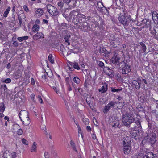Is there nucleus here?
<instances>
[{"label": "nucleus", "mask_w": 158, "mask_h": 158, "mask_svg": "<svg viewBox=\"0 0 158 158\" xmlns=\"http://www.w3.org/2000/svg\"><path fill=\"white\" fill-rule=\"evenodd\" d=\"M138 118H134L131 116V114H127L126 115L123 114V115L122 122L124 125L128 127L134 121H136L135 123L137 124L138 123Z\"/></svg>", "instance_id": "f257e3e1"}, {"label": "nucleus", "mask_w": 158, "mask_h": 158, "mask_svg": "<svg viewBox=\"0 0 158 158\" xmlns=\"http://www.w3.org/2000/svg\"><path fill=\"white\" fill-rule=\"evenodd\" d=\"M28 114V112L25 110H21L19 114V117L23 124L26 126L28 125L30 123Z\"/></svg>", "instance_id": "f03ea898"}, {"label": "nucleus", "mask_w": 158, "mask_h": 158, "mask_svg": "<svg viewBox=\"0 0 158 158\" xmlns=\"http://www.w3.org/2000/svg\"><path fill=\"white\" fill-rule=\"evenodd\" d=\"M118 19L120 23L124 26V28L127 27L131 20L130 15L125 13L123 15L120 14Z\"/></svg>", "instance_id": "7ed1b4c3"}, {"label": "nucleus", "mask_w": 158, "mask_h": 158, "mask_svg": "<svg viewBox=\"0 0 158 158\" xmlns=\"http://www.w3.org/2000/svg\"><path fill=\"white\" fill-rule=\"evenodd\" d=\"M47 11L52 15L56 16L59 15V12L55 7L51 4H47L46 6Z\"/></svg>", "instance_id": "20e7f679"}, {"label": "nucleus", "mask_w": 158, "mask_h": 158, "mask_svg": "<svg viewBox=\"0 0 158 158\" xmlns=\"http://www.w3.org/2000/svg\"><path fill=\"white\" fill-rule=\"evenodd\" d=\"M116 103L115 102L110 101L105 106L103 109V112L107 113L111 108H114L115 106Z\"/></svg>", "instance_id": "39448f33"}, {"label": "nucleus", "mask_w": 158, "mask_h": 158, "mask_svg": "<svg viewBox=\"0 0 158 158\" xmlns=\"http://www.w3.org/2000/svg\"><path fill=\"white\" fill-rule=\"evenodd\" d=\"M141 23L139 25V26H142L143 28H148L150 26V22L147 19H143L141 20Z\"/></svg>", "instance_id": "423d86ee"}, {"label": "nucleus", "mask_w": 158, "mask_h": 158, "mask_svg": "<svg viewBox=\"0 0 158 158\" xmlns=\"http://www.w3.org/2000/svg\"><path fill=\"white\" fill-rule=\"evenodd\" d=\"M79 28L82 29L85 32L87 31L89 28L90 27L89 24L86 21L83 22L82 23L80 24Z\"/></svg>", "instance_id": "0eeeda50"}, {"label": "nucleus", "mask_w": 158, "mask_h": 158, "mask_svg": "<svg viewBox=\"0 0 158 158\" xmlns=\"http://www.w3.org/2000/svg\"><path fill=\"white\" fill-rule=\"evenodd\" d=\"M77 17L78 19L79 24H81L86 21L85 19L86 16L83 14H78L77 15Z\"/></svg>", "instance_id": "6e6552de"}, {"label": "nucleus", "mask_w": 158, "mask_h": 158, "mask_svg": "<svg viewBox=\"0 0 158 158\" xmlns=\"http://www.w3.org/2000/svg\"><path fill=\"white\" fill-rule=\"evenodd\" d=\"M113 118L112 117L110 118H109L110 122L112 123V127L115 128L118 127L120 128L121 127V125L120 124L118 120H115L113 122Z\"/></svg>", "instance_id": "1a4fd4ad"}, {"label": "nucleus", "mask_w": 158, "mask_h": 158, "mask_svg": "<svg viewBox=\"0 0 158 158\" xmlns=\"http://www.w3.org/2000/svg\"><path fill=\"white\" fill-rule=\"evenodd\" d=\"M131 71L130 66L127 64L123 68L122 73L123 74L127 75Z\"/></svg>", "instance_id": "9d476101"}, {"label": "nucleus", "mask_w": 158, "mask_h": 158, "mask_svg": "<svg viewBox=\"0 0 158 158\" xmlns=\"http://www.w3.org/2000/svg\"><path fill=\"white\" fill-rule=\"evenodd\" d=\"M120 58L118 55L115 54L113 57L110 59L111 61L113 64L116 65L118 62Z\"/></svg>", "instance_id": "9b49d317"}, {"label": "nucleus", "mask_w": 158, "mask_h": 158, "mask_svg": "<svg viewBox=\"0 0 158 158\" xmlns=\"http://www.w3.org/2000/svg\"><path fill=\"white\" fill-rule=\"evenodd\" d=\"M43 10L42 9L36 8L34 14V16L37 18L40 17L43 14Z\"/></svg>", "instance_id": "f8f14e48"}, {"label": "nucleus", "mask_w": 158, "mask_h": 158, "mask_svg": "<svg viewBox=\"0 0 158 158\" xmlns=\"http://www.w3.org/2000/svg\"><path fill=\"white\" fill-rule=\"evenodd\" d=\"M44 35L40 32H37L33 36V39L35 40H37L39 39L44 38Z\"/></svg>", "instance_id": "ddd939ff"}, {"label": "nucleus", "mask_w": 158, "mask_h": 158, "mask_svg": "<svg viewBox=\"0 0 158 158\" xmlns=\"http://www.w3.org/2000/svg\"><path fill=\"white\" fill-rule=\"evenodd\" d=\"M123 151L125 154H127L130 152V146L126 144L125 141H123Z\"/></svg>", "instance_id": "4468645a"}, {"label": "nucleus", "mask_w": 158, "mask_h": 158, "mask_svg": "<svg viewBox=\"0 0 158 158\" xmlns=\"http://www.w3.org/2000/svg\"><path fill=\"white\" fill-rule=\"evenodd\" d=\"M152 19L154 23L158 25V14L156 11H153L152 13Z\"/></svg>", "instance_id": "2eb2a0df"}, {"label": "nucleus", "mask_w": 158, "mask_h": 158, "mask_svg": "<svg viewBox=\"0 0 158 158\" xmlns=\"http://www.w3.org/2000/svg\"><path fill=\"white\" fill-rule=\"evenodd\" d=\"M103 71L108 76L113 74V71L108 67H104L103 68Z\"/></svg>", "instance_id": "dca6fc26"}, {"label": "nucleus", "mask_w": 158, "mask_h": 158, "mask_svg": "<svg viewBox=\"0 0 158 158\" xmlns=\"http://www.w3.org/2000/svg\"><path fill=\"white\" fill-rule=\"evenodd\" d=\"M140 45H139V47H140V50L139 51H141V52H144L146 49V47L145 44L144 42H140Z\"/></svg>", "instance_id": "f3484780"}, {"label": "nucleus", "mask_w": 158, "mask_h": 158, "mask_svg": "<svg viewBox=\"0 0 158 158\" xmlns=\"http://www.w3.org/2000/svg\"><path fill=\"white\" fill-rule=\"evenodd\" d=\"M108 85L106 83H104L101 88L99 89V91L101 93H103L106 92L108 89Z\"/></svg>", "instance_id": "a211bd4d"}, {"label": "nucleus", "mask_w": 158, "mask_h": 158, "mask_svg": "<svg viewBox=\"0 0 158 158\" xmlns=\"http://www.w3.org/2000/svg\"><path fill=\"white\" fill-rule=\"evenodd\" d=\"M110 44L113 47H116L118 45H119L120 43V41L118 39H115L114 40H111L110 42Z\"/></svg>", "instance_id": "6ab92c4d"}, {"label": "nucleus", "mask_w": 158, "mask_h": 158, "mask_svg": "<svg viewBox=\"0 0 158 158\" xmlns=\"http://www.w3.org/2000/svg\"><path fill=\"white\" fill-rule=\"evenodd\" d=\"M139 137L140 138H142L143 137H144L145 136L143 135L144 134V131L142 129V127L140 123L139 122Z\"/></svg>", "instance_id": "aec40b11"}, {"label": "nucleus", "mask_w": 158, "mask_h": 158, "mask_svg": "<svg viewBox=\"0 0 158 158\" xmlns=\"http://www.w3.org/2000/svg\"><path fill=\"white\" fill-rule=\"evenodd\" d=\"M127 64H126L125 62L123 61L121 62H118L117 64L115 65L116 67L118 68H123L124 66H125V65H127Z\"/></svg>", "instance_id": "412c9836"}, {"label": "nucleus", "mask_w": 158, "mask_h": 158, "mask_svg": "<svg viewBox=\"0 0 158 158\" xmlns=\"http://www.w3.org/2000/svg\"><path fill=\"white\" fill-rule=\"evenodd\" d=\"M40 28L39 26L37 24H34L32 28V32L35 33L38 32Z\"/></svg>", "instance_id": "4be33fe9"}, {"label": "nucleus", "mask_w": 158, "mask_h": 158, "mask_svg": "<svg viewBox=\"0 0 158 158\" xmlns=\"http://www.w3.org/2000/svg\"><path fill=\"white\" fill-rule=\"evenodd\" d=\"M92 82L90 79H87L85 80L84 83V85L87 87L89 85H92Z\"/></svg>", "instance_id": "5701e85b"}, {"label": "nucleus", "mask_w": 158, "mask_h": 158, "mask_svg": "<svg viewBox=\"0 0 158 158\" xmlns=\"http://www.w3.org/2000/svg\"><path fill=\"white\" fill-rule=\"evenodd\" d=\"M23 17H24L23 14L22 15H18V19L19 20L18 24L19 26H21L22 22V18Z\"/></svg>", "instance_id": "b1692460"}, {"label": "nucleus", "mask_w": 158, "mask_h": 158, "mask_svg": "<svg viewBox=\"0 0 158 158\" xmlns=\"http://www.w3.org/2000/svg\"><path fill=\"white\" fill-rule=\"evenodd\" d=\"M37 144L36 142H34L31 147V152H36V151Z\"/></svg>", "instance_id": "393cba45"}, {"label": "nucleus", "mask_w": 158, "mask_h": 158, "mask_svg": "<svg viewBox=\"0 0 158 158\" xmlns=\"http://www.w3.org/2000/svg\"><path fill=\"white\" fill-rule=\"evenodd\" d=\"M5 106L3 102L0 103V111L3 113L5 110Z\"/></svg>", "instance_id": "a878e982"}, {"label": "nucleus", "mask_w": 158, "mask_h": 158, "mask_svg": "<svg viewBox=\"0 0 158 158\" xmlns=\"http://www.w3.org/2000/svg\"><path fill=\"white\" fill-rule=\"evenodd\" d=\"M72 65L73 66V69L74 68L77 70H79L80 69L78 64L76 62L72 63Z\"/></svg>", "instance_id": "bb28decb"}, {"label": "nucleus", "mask_w": 158, "mask_h": 158, "mask_svg": "<svg viewBox=\"0 0 158 158\" xmlns=\"http://www.w3.org/2000/svg\"><path fill=\"white\" fill-rule=\"evenodd\" d=\"M11 9V8L9 6L8 8L6 9V10L5 11L4 14H3V16L5 17L6 18L8 16V15L9 13V12L10 10Z\"/></svg>", "instance_id": "cd10ccee"}, {"label": "nucleus", "mask_w": 158, "mask_h": 158, "mask_svg": "<svg viewBox=\"0 0 158 158\" xmlns=\"http://www.w3.org/2000/svg\"><path fill=\"white\" fill-rule=\"evenodd\" d=\"M48 60L52 63L53 64L54 63V60L53 58V56L51 54H50L48 57Z\"/></svg>", "instance_id": "c85d7f7f"}, {"label": "nucleus", "mask_w": 158, "mask_h": 158, "mask_svg": "<svg viewBox=\"0 0 158 158\" xmlns=\"http://www.w3.org/2000/svg\"><path fill=\"white\" fill-rule=\"evenodd\" d=\"M77 13L75 10L71 11L70 13V17L71 18L73 17H77Z\"/></svg>", "instance_id": "c756f323"}, {"label": "nucleus", "mask_w": 158, "mask_h": 158, "mask_svg": "<svg viewBox=\"0 0 158 158\" xmlns=\"http://www.w3.org/2000/svg\"><path fill=\"white\" fill-rule=\"evenodd\" d=\"M28 36H23L22 37H19L17 38V40L20 42H21L24 40H27L28 39Z\"/></svg>", "instance_id": "7c9ffc66"}, {"label": "nucleus", "mask_w": 158, "mask_h": 158, "mask_svg": "<svg viewBox=\"0 0 158 158\" xmlns=\"http://www.w3.org/2000/svg\"><path fill=\"white\" fill-rule=\"evenodd\" d=\"M70 144L71 146L72 147L73 149L76 152H77V149L76 147L74 141L71 140L70 142Z\"/></svg>", "instance_id": "2f4dec72"}, {"label": "nucleus", "mask_w": 158, "mask_h": 158, "mask_svg": "<svg viewBox=\"0 0 158 158\" xmlns=\"http://www.w3.org/2000/svg\"><path fill=\"white\" fill-rule=\"evenodd\" d=\"M122 90V88L120 87L118 89H115L114 87L111 88V91L113 92H118Z\"/></svg>", "instance_id": "473e14b6"}, {"label": "nucleus", "mask_w": 158, "mask_h": 158, "mask_svg": "<svg viewBox=\"0 0 158 158\" xmlns=\"http://www.w3.org/2000/svg\"><path fill=\"white\" fill-rule=\"evenodd\" d=\"M73 80L74 82L77 83V84H78L80 83V80L77 77H74L73 78Z\"/></svg>", "instance_id": "72a5a7b5"}, {"label": "nucleus", "mask_w": 158, "mask_h": 158, "mask_svg": "<svg viewBox=\"0 0 158 158\" xmlns=\"http://www.w3.org/2000/svg\"><path fill=\"white\" fill-rule=\"evenodd\" d=\"M72 22L75 25L77 24L78 23H79L77 18V17H73L72 20Z\"/></svg>", "instance_id": "f704fd0d"}, {"label": "nucleus", "mask_w": 158, "mask_h": 158, "mask_svg": "<svg viewBox=\"0 0 158 158\" xmlns=\"http://www.w3.org/2000/svg\"><path fill=\"white\" fill-rule=\"evenodd\" d=\"M138 80L137 81L136 80H133L132 82V85H134L135 88L136 89H137L138 88Z\"/></svg>", "instance_id": "c9c22d12"}, {"label": "nucleus", "mask_w": 158, "mask_h": 158, "mask_svg": "<svg viewBox=\"0 0 158 158\" xmlns=\"http://www.w3.org/2000/svg\"><path fill=\"white\" fill-rule=\"evenodd\" d=\"M98 65L101 68H104V63L101 61H98L97 62Z\"/></svg>", "instance_id": "e433bc0d"}, {"label": "nucleus", "mask_w": 158, "mask_h": 158, "mask_svg": "<svg viewBox=\"0 0 158 158\" xmlns=\"http://www.w3.org/2000/svg\"><path fill=\"white\" fill-rule=\"evenodd\" d=\"M82 121L85 125H87L89 123V119L86 118H83L82 119Z\"/></svg>", "instance_id": "4c0bfd02"}, {"label": "nucleus", "mask_w": 158, "mask_h": 158, "mask_svg": "<svg viewBox=\"0 0 158 158\" xmlns=\"http://www.w3.org/2000/svg\"><path fill=\"white\" fill-rule=\"evenodd\" d=\"M11 81V80L10 78H7L5 80H2V82L3 83H5L7 84L9 83Z\"/></svg>", "instance_id": "58836bf2"}, {"label": "nucleus", "mask_w": 158, "mask_h": 158, "mask_svg": "<svg viewBox=\"0 0 158 158\" xmlns=\"http://www.w3.org/2000/svg\"><path fill=\"white\" fill-rule=\"evenodd\" d=\"M77 126L78 128V133L79 134H80L82 137H83V135L82 134V131L81 130V128L78 124H77Z\"/></svg>", "instance_id": "ea45409f"}, {"label": "nucleus", "mask_w": 158, "mask_h": 158, "mask_svg": "<svg viewBox=\"0 0 158 158\" xmlns=\"http://www.w3.org/2000/svg\"><path fill=\"white\" fill-rule=\"evenodd\" d=\"M71 79L69 77H67L65 78V81L66 85L68 84H71Z\"/></svg>", "instance_id": "a19ab883"}, {"label": "nucleus", "mask_w": 158, "mask_h": 158, "mask_svg": "<svg viewBox=\"0 0 158 158\" xmlns=\"http://www.w3.org/2000/svg\"><path fill=\"white\" fill-rule=\"evenodd\" d=\"M132 138H134L135 140H137L138 139V135L136 133H134L132 135Z\"/></svg>", "instance_id": "79ce46f5"}, {"label": "nucleus", "mask_w": 158, "mask_h": 158, "mask_svg": "<svg viewBox=\"0 0 158 158\" xmlns=\"http://www.w3.org/2000/svg\"><path fill=\"white\" fill-rule=\"evenodd\" d=\"M66 85L67 88L68 90L69 91H71L72 90L71 86H72V85H73V83L72 82V85L71 84H70Z\"/></svg>", "instance_id": "37998d69"}, {"label": "nucleus", "mask_w": 158, "mask_h": 158, "mask_svg": "<svg viewBox=\"0 0 158 158\" xmlns=\"http://www.w3.org/2000/svg\"><path fill=\"white\" fill-rule=\"evenodd\" d=\"M72 62H70L68 66L69 67V69L71 71H73V66L72 65Z\"/></svg>", "instance_id": "c03bdc74"}, {"label": "nucleus", "mask_w": 158, "mask_h": 158, "mask_svg": "<svg viewBox=\"0 0 158 158\" xmlns=\"http://www.w3.org/2000/svg\"><path fill=\"white\" fill-rule=\"evenodd\" d=\"M1 87L2 89H3L5 92H6L7 90V88L6 85V84L1 85Z\"/></svg>", "instance_id": "a18cd8bd"}, {"label": "nucleus", "mask_w": 158, "mask_h": 158, "mask_svg": "<svg viewBox=\"0 0 158 158\" xmlns=\"http://www.w3.org/2000/svg\"><path fill=\"white\" fill-rule=\"evenodd\" d=\"M63 3L61 1L57 3L58 6L60 7V8H62L63 6Z\"/></svg>", "instance_id": "49530a36"}, {"label": "nucleus", "mask_w": 158, "mask_h": 158, "mask_svg": "<svg viewBox=\"0 0 158 158\" xmlns=\"http://www.w3.org/2000/svg\"><path fill=\"white\" fill-rule=\"evenodd\" d=\"M70 37V35H67L65 36L64 37V40H65V42H68L69 40V39Z\"/></svg>", "instance_id": "de8ad7c7"}, {"label": "nucleus", "mask_w": 158, "mask_h": 158, "mask_svg": "<svg viewBox=\"0 0 158 158\" xmlns=\"http://www.w3.org/2000/svg\"><path fill=\"white\" fill-rule=\"evenodd\" d=\"M23 8L24 10L27 12H29V10L28 7L26 5H24L23 6Z\"/></svg>", "instance_id": "09e8293b"}, {"label": "nucleus", "mask_w": 158, "mask_h": 158, "mask_svg": "<svg viewBox=\"0 0 158 158\" xmlns=\"http://www.w3.org/2000/svg\"><path fill=\"white\" fill-rule=\"evenodd\" d=\"M23 133V131L21 128L19 129L17 131V133L19 135H21Z\"/></svg>", "instance_id": "8fccbe9b"}, {"label": "nucleus", "mask_w": 158, "mask_h": 158, "mask_svg": "<svg viewBox=\"0 0 158 158\" xmlns=\"http://www.w3.org/2000/svg\"><path fill=\"white\" fill-rule=\"evenodd\" d=\"M31 98L32 101H33L34 102H35V94H31Z\"/></svg>", "instance_id": "3c124183"}, {"label": "nucleus", "mask_w": 158, "mask_h": 158, "mask_svg": "<svg viewBox=\"0 0 158 158\" xmlns=\"http://www.w3.org/2000/svg\"><path fill=\"white\" fill-rule=\"evenodd\" d=\"M22 142L24 144L26 145H28V142L24 138L22 139Z\"/></svg>", "instance_id": "603ef678"}, {"label": "nucleus", "mask_w": 158, "mask_h": 158, "mask_svg": "<svg viewBox=\"0 0 158 158\" xmlns=\"http://www.w3.org/2000/svg\"><path fill=\"white\" fill-rule=\"evenodd\" d=\"M37 98H38V99L39 101L41 103H43V101L42 99V98L41 97V96L40 95H38V97H37Z\"/></svg>", "instance_id": "864d4df0"}, {"label": "nucleus", "mask_w": 158, "mask_h": 158, "mask_svg": "<svg viewBox=\"0 0 158 158\" xmlns=\"http://www.w3.org/2000/svg\"><path fill=\"white\" fill-rule=\"evenodd\" d=\"M46 73H44V74H43L42 75L41 77H42V79H45V80L46 79Z\"/></svg>", "instance_id": "5fc2aeb1"}, {"label": "nucleus", "mask_w": 158, "mask_h": 158, "mask_svg": "<svg viewBox=\"0 0 158 158\" xmlns=\"http://www.w3.org/2000/svg\"><path fill=\"white\" fill-rule=\"evenodd\" d=\"M44 156L45 158H48L49 155L48 152H45L44 153Z\"/></svg>", "instance_id": "6e6d98bb"}, {"label": "nucleus", "mask_w": 158, "mask_h": 158, "mask_svg": "<svg viewBox=\"0 0 158 158\" xmlns=\"http://www.w3.org/2000/svg\"><path fill=\"white\" fill-rule=\"evenodd\" d=\"M12 158H15L16 157V153L15 152H13L11 154Z\"/></svg>", "instance_id": "4d7b16f0"}, {"label": "nucleus", "mask_w": 158, "mask_h": 158, "mask_svg": "<svg viewBox=\"0 0 158 158\" xmlns=\"http://www.w3.org/2000/svg\"><path fill=\"white\" fill-rule=\"evenodd\" d=\"M53 88L54 91H55L56 93L57 94L59 92V90L57 89L56 87L55 86L53 87Z\"/></svg>", "instance_id": "13d9d810"}, {"label": "nucleus", "mask_w": 158, "mask_h": 158, "mask_svg": "<svg viewBox=\"0 0 158 158\" xmlns=\"http://www.w3.org/2000/svg\"><path fill=\"white\" fill-rule=\"evenodd\" d=\"M46 74H47L48 76L50 77H52V72L51 71L50 73L49 72L48 73L46 72Z\"/></svg>", "instance_id": "bf43d9fd"}, {"label": "nucleus", "mask_w": 158, "mask_h": 158, "mask_svg": "<svg viewBox=\"0 0 158 158\" xmlns=\"http://www.w3.org/2000/svg\"><path fill=\"white\" fill-rule=\"evenodd\" d=\"M156 30L154 28H153V29L151 31V33L153 35L156 34Z\"/></svg>", "instance_id": "052dcab7"}, {"label": "nucleus", "mask_w": 158, "mask_h": 158, "mask_svg": "<svg viewBox=\"0 0 158 158\" xmlns=\"http://www.w3.org/2000/svg\"><path fill=\"white\" fill-rule=\"evenodd\" d=\"M63 2L67 4H69L71 2V0H63Z\"/></svg>", "instance_id": "680f3d73"}, {"label": "nucleus", "mask_w": 158, "mask_h": 158, "mask_svg": "<svg viewBox=\"0 0 158 158\" xmlns=\"http://www.w3.org/2000/svg\"><path fill=\"white\" fill-rule=\"evenodd\" d=\"M86 129L88 131H91V128L89 126H87L86 127Z\"/></svg>", "instance_id": "e2e57ef3"}, {"label": "nucleus", "mask_w": 158, "mask_h": 158, "mask_svg": "<svg viewBox=\"0 0 158 158\" xmlns=\"http://www.w3.org/2000/svg\"><path fill=\"white\" fill-rule=\"evenodd\" d=\"M13 44L15 47H17L18 46V43L16 41H14L13 43Z\"/></svg>", "instance_id": "0e129e2a"}, {"label": "nucleus", "mask_w": 158, "mask_h": 158, "mask_svg": "<svg viewBox=\"0 0 158 158\" xmlns=\"http://www.w3.org/2000/svg\"><path fill=\"white\" fill-rule=\"evenodd\" d=\"M31 83L32 85H34L35 84V81L33 78H31Z\"/></svg>", "instance_id": "69168bd1"}, {"label": "nucleus", "mask_w": 158, "mask_h": 158, "mask_svg": "<svg viewBox=\"0 0 158 158\" xmlns=\"http://www.w3.org/2000/svg\"><path fill=\"white\" fill-rule=\"evenodd\" d=\"M92 137L93 139H96V135L94 134H92Z\"/></svg>", "instance_id": "338daca9"}, {"label": "nucleus", "mask_w": 158, "mask_h": 158, "mask_svg": "<svg viewBox=\"0 0 158 158\" xmlns=\"http://www.w3.org/2000/svg\"><path fill=\"white\" fill-rule=\"evenodd\" d=\"M146 139H143L142 141V144L144 145V144L146 143Z\"/></svg>", "instance_id": "774afa93"}]
</instances>
